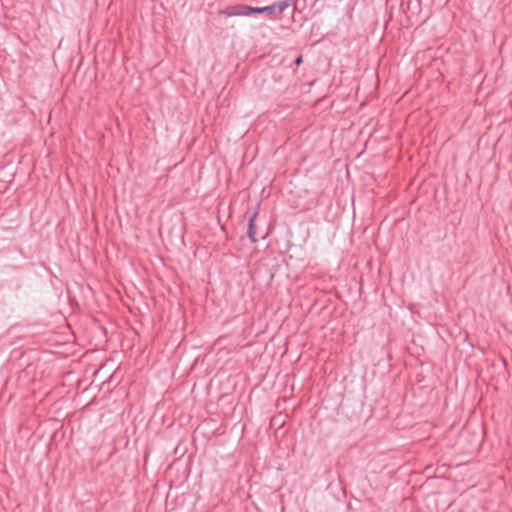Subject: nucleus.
<instances>
[{"mask_svg": "<svg viewBox=\"0 0 512 512\" xmlns=\"http://www.w3.org/2000/svg\"><path fill=\"white\" fill-rule=\"evenodd\" d=\"M293 0H282L272 3L271 5L265 7H254V13L257 14H266L270 18L275 15H279L284 12L290 5H292Z\"/></svg>", "mask_w": 512, "mask_h": 512, "instance_id": "f257e3e1", "label": "nucleus"}, {"mask_svg": "<svg viewBox=\"0 0 512 512\" xmlns=\"http://www.w3.org/2000/svg\"><path fill=\"white\" fill-rule=\"evenodd\" d=\"M302 63H303V57H302V55L297 56V57L295 58V60H294V64H295L296 66H300Z\"/></svg>", "mask_w": 512, "mask_h": 512, "instance_id": "20e7f679", "label": "nucleus"}, {"mask_svg": "<svg viewBox=\"0 0 512 512\" xmlns=\"http://www.w3.org/2000/svg\"><path fill=\"white\" fill-rule=\"evenodd\" d=\"M21 287V280L18 279L16 283V288L19 289Z\"/></svg>", "mask_w": 512, "mask_h": 512, "instance_id": "39448f33", "label": "nucleus"}, {"mask_svg": "<svg viewBox=\"0 0 512 512\" xmlns=\"http://www.w3.org/2000/svg\"><path fill=\"white\" fill-rule=\"evenodd\" d=\"M10 267H11L12 269H14V270H18V269H20V267H18V266H10Z\"/></svg>", "mask_w": 512, "mask_h": 512, "instance_id": "423d86ee", "label": "nucleus"}, {"mask_svg": "<svg viewBox=\"0 0 512 512\" xmlns=\"http://www.w3.org/2000/svg\"><path fill=\"white\" fill-rule=\"evenodd\" d=\"M258 212L255 211L250 217L248 222L247 236L252 243L258 242V238L256 237V225L255 220L257 218Z\"/></svg>", "mask_w": 512, "mask_h": 512, "instance_id": "7ed1b4c3", "label": "nucleus"}, {"mask_svg": "<svg viewBox=\"0 0 512 512\" xmlns=\"http://www.w3.org/2000/svg\"><path fill=\"white\" fill-rule=\"evenodd\" d=\"M254 13V7L240 4L231 7L229 15L233 16H249Z\"/></svg>", "mask_w": 512, "mask_h": 512, "instance_id": "f03ea898", "label": "nucleus"}]
</instances>
